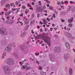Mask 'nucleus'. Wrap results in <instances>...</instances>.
Segmentation results:
<instances>
[{
    "mask_svg": "<svg viewBox=\"0 0 75 75\" xmlns=\"http://www.w3.org/2000/svg\"><path fill=\"white\" fill-rule=\"evenodd\" d=\"M29 9L30 10H33V8L32 7H31L29 8Z\"/></svg>",
    "mask_w": 75,
    "mask_h": 75,
    "instance_id": "62",
    "label": "nucleus"
},
{
    "mask_svg": "<svg viewBox=\"0 0 75 75\" xmlns=\"http://www.w3.org/2000/svg\"><path fill=\"white\" fill-rule=\"evenodd\" d=\"M11 50V48L8 47V52H10V51Z\"/></svg>",
    "mask_w": 75,
    "mask_h": 75,
    "instance_id": "22",
    "label": "nucleus"
},
{
    "mask_svg": "<svg viewBox=\"0 0 75 75\" xmlns=\"http://www.w3.org/2000/svg\"><path fill=\"white\" fill-rule=\"evenodd\" d=\"M13 5H14V3H11L10 4V6L11 7H12Z\"/></svg>",
    "mask_w": 75,
    "mask_h": 75,
    "instance_id": "31",
    "label": "nucleus"
},
{
    "mask_svg": "<svg viewBox=\"0 0 75 75\" xmlns=\"http://www.w3.org/2000/svg\"><path fill=\"white\" fill-rule=\"evenodd\" d=\"M19 23H20L21 25H23V23L22 22H21L20 21H19Z\"/></svg>",
    "mask_w": 75,
    "mask_h": 75,
    "instance_id": "34",
    "label": "nucleus"
},
{
    "mask_svg": "<svg viewBox=\"0 0 75 75\" xmlns=\"http://www.w3.org/2000/svg\"><path fill=\"white\" fill-rule=\"evenodd\" d=\"M4 13V12L3 11H2L1 13H0V15H1V14L3 15V14Z\"/></svg>",
    "mask_w": 75,
    "mask_h": 75,
    "instance_id": "43",
    "label": "nucleus"
},
{
    "mask_svg": "<svg viewBox=\"0 0 75 75\" xmlns=\"http://www.w3.org/2000/svg\"><path fill=\"white\" fill-rule=\"evenodd\" d=\"M6 55V53L4 52L2 56V58H4V57Z\"/></svg>",
    "mask_w": 75,
    "mask_h": 75,
    "instance_id": "16",
    "label": "nucleus"
},
{
    "mask_svg": "<svg viewBox=\"0 0 75 75\" xmlns=\"http://www.w3.org/2000/svg\"><path fill=\"white\" fill-rule=\"evenodd\" d=\"M65 13L64 12H62L60 14L61 16H64V15H65Z\"/></svg>",
    "mask_w": 75,
    "mask_h": 75,
    "instance_id": "19",
    "label": "nucleus"
},
{
    "mask_svg": "<svg viewBox=\"0 0 75 75\" xmlns=\"http://www.w3.org/2000/svg\"><path fill=\"white\" fill-rule=\"evenodd\" d=\"M39 8L38 7L36 10V13H38V12H39Z\"/></svg>",
    "mask_w": 75,
    "mask_h": 75,
    "instance_id": "21",
    "label": "nucleus"
},
{
    "mask_svg": "<svg viewBox=\"0 0 75 75\" xmlns=\"http://www.w3.org/2000/svg\"><path fill=\"white\" fill-rule=\"evenodd\" d=\"M7 63L9 65H13L14 64V62L12 59H8L7 60Z\"/></svg>",
    "mask_w": 75,
    "mask_h": 75,
    "instance_id": "5",
    "label": "nucleus"
},
{
    "mask_svg": "<svg viewBox=\"0 0 75 75\" xmlns=\"http://www.w3.org/2000/svg\"><path fill=\"white\" fill-rule=\"evenodd\" d=\"M54 50L56 53H59L61 51V48L60 47H55Z\"/></svg>",
    "mask_w": 75,
    "mask_h": 75,
    "instance_id": "4",
    "label": "nucleus"
},
{
    "mask_svg": "<svg viewBox=\"0 0 75 75\" xmlns=\"http://www.w3.org/2000/svg\"><path fill=\"white\" fill-rule=\"evenodd\" d=\"M6 7L7 8H8V9H9L10 8V4H6Z\"/></svg>",
    "mask_w": 75,
    "mask_h": 75,
    "instance_id": "11",
    "label": "nucleus"
},
{
    "mask_svg": "<svg viewBox=\"0 0 75 75\" xmlns=\"http://www.w3.org/2000/svg\"><path fill=\"white\" fill-rule=\"evenodd\" d=\"M52 29H53V28H50V31H52Z\"/></svg>",
    "mask_w": 75,
    "mask_h": 75,
    "instance_id": "53",
    "label": "nucleus"
},
{
    "mask_svg": "<svg viewBox=\"0 0 75 75\" xmlns=\"http://www.w3.org/2000/svg\"><path fill=\"white\" fill-rule=\"evenodd\" d=\"M42 11H43V9L40 8H39V12H40V13H41V12H42Z\"/></svg>",
    "mask_w": 75,
    "mask_h": 75,
    "instance_id": "28",
    "label": "nucleus"
},
{
    "mask_svg": "<svg viewBox=\"0 0 75 75\" xmlns=\"http://www.w3.org/2000/svg\"><path fill=\"white\" fill-rule=\"evenodd\" d=\"M47 20H48V21H50V18H47Z\"/></svg>",
    "mask_w": 75,
    "mask_h": 75,
    "instance_id": "47",
    "label": "nucleus"
},
{
    "mask_svg": "<svg viewBox=\"0 0 75 75\" xmlns=\"http://www.w3.org/2000/svg\"><path fill=\"white\" fill-rule=\"evenodd\" d=\"M41 75H46V73L43 71H41Z\"/></svg>",
    "mask_w": 75,
    "mask_h": 75,
    "instance_id": "17",
    "label": "nucleus"
},
{
    "mask_svg": "<svg viewBox=\"0 0 75 75\" xmlns=\"http://www.w3.org/2000/svg\"><path fill=\"white\" fill-rule=\"evenodd\" d=\"M4 72L6 74H8L10 72L11 70L10 69L9 67L6 66L4 69Z\"/></svg>",
    "mask_w": 75,
    "mask_h": 75,
    "instance_id": "2",
    "label": "nucleus"
},
{
    "mask_svg": "<svg viewBox=\"0 0 75 75\" xmlns=\"http://www.w3.org/2000/svg\"><path fill=\"white\" fill-rule=\"evenodd\" d=\"M40 14L38 13L37 15V17H38V18H39V17H40Z\"/></svg>",
    "mask_w": 75,
    "mask_h": 75,
    "instance_id": "45",
    "label": "nucleus"
},
{
    "mask_svg": "<svg viewBox=\"0 0 75 75\" xmlns=\"http://www.w3.org/2000/svg\"><path fill=\"white\" fill-rule=\"evenodd\" d=\"M24 35H24V33L22 34V35H21V37H24Z\"/></svg>",
    "mask_w": 75,
    "mask_h": 75,
    "instance_id": "49",
    "label": "nucleus"
},
{
    "mask_svg": "<svg viewBox=\"0 0 75 75\" xmlns=\"http://www.w3.org/2000/svg\"><path fill=\"white\" fill-rule=\"evenodd\" d=\"M35 23V21L34 20H32L30 22V24L32 25L33 23Z\"/></svg>",
    "mask_w": 75,
    "mask_h": 75,
    "instance_id": "20",
    "label": "nucleus"
},
{
    "mask_svg": "<svg viewBox=\"0 0 75 75\" xmlns=\"http://www.w3.org/2000/svg\"><path fill=\"white\" fill-rule=\"evenodd\" d=\"M61 20L62 22V23H63V22H64V20H62V19H61Z\"/></svg>",
    "mask_w": 75,
    "mask_h": 75,
    "instance_id": "57",
    "label": "nucleus"
},
{
    "mask_svg": "<svg viewBox=\"0 0 75 75\" xmlns=\"http://www.w3.org/2000/svg\"><path fill=\"white\" fill-rule=\"evenodd\" d=\"M65 45L67 48L70 49V45L68 42L65 43Z\"/></svg>",
    "mask_w": 75,
    "mask_h": 75,
    "instance_id": "10",
    "label": "nucleus"
},
{
    "mask_svg": "<svg viewBox=\"0 0 75 75\" xmlns=\"http://www.w3.org/2000/svg\"><path fill=\"white\" fill-rule=\"evenodd\" d=\"M39 69L40 70H42V68L40 66L39 68Z\"/></svg>",
    "mask_w": 75,
    "mask_h": 75,
    "instance_id": "39",
    "label": "nucleus"
},
{
    "mask_svg": "<svg viewBox=\"0 0 75 75\" xmlns=\"http://www.w3.org/2000/svg\"><path fill=\"white\" fill-rule=\"evenodd\" d=\"M38 3H39V5H40V6H41V1H39L38 2Z\"/></svg>",
    "mask_w": 75,
    "mask_h": 75,
    "instance_id": "36",
    "label": "nucleus"
},
{
    "mask_svg": "<svg viewBox=\"0 0 75 75\" xmlns=\"http://www.w3.org/2000/svg\"><path fill=\"white\" fill-rule=\"evenodd\" d=\"M28 12H29V10L28 9H26L25 10V13L26 14H27L28 13Z\"/></svg>",
    "mask_w": 75,
    "mask_h": 75,
    "instance_id": "18",
    "label": "nucleus"
},
{
    "mask_svg": "<svg viewBox=\"0 0 75 75\" xmlns=\"http://www.w3.org/2000/svg\"><path fill=\"white\" fill-rule=\"evenodd\" d=\"M42 20L43 21V23L44 24H46L47 23H48L47 21L45 19H43Z\"/></svg>",
    "mask_w": 75,
    "mask_h": 75,
    "instance_id": "14",
    "label": "nucleus"
},
{
    "mask_svg": "<svg viewBox=\"0 0 75 75\" xmlns=\"http://www.w3.org/2000/svg\"><path fill=\"white\" fill-rule=\"evenodd\" d=\"M52 17H54V18H55V17H56V16H55V14L53 13Z\"/></svg>",
    "mask_w": 75,
    "mask_h": 75,
    "instance_id": "30",
    "label": "nucleus"
},
{
    "mask_svg": "<svg viewBox=\"0 0 75 75\" xmlns=\"http://www.w3.org/2000/svg\"><path fill=\"white\" fill-rule=\"evenodd\" d=\"M22 8L23 9H25V8H26V6H25L24 5H23L22 6Z\"/></svg>",
    "mask_w": 75,
    "mask_h": 75,
    "instance_id": "26",
    "label": "nucleus"
},
{
    "mask_svg": "<svg viewBox=\"0 0 75 75\" xmlns=\"http://www.w3.org/2000/svg\"><path fill=\"white\" fill-rule=\"evenodd\" d=\"M25 23H29V22L28 21H25Z\"/></svg>",
    "mask_w": 75,
    "mask_h": 75,
    "instance_id": "46",
    "label": "nucleus"
},
{
    "mask_svg": "<svg viewBox=\"0 0 75 75\" xmlns=\"http://www.w3.org/2000/svg\"><path fill=\"white\" fill-rule=\"evenodd\" d=\"M46 2L47 3H48V4H50V1H49L47 0Z\"/></svg>",
    "mask_w": 75,
    "mask_h": 75,
    "instance_id": "41",
    "label": "nucleus"
},
{
    "mask_svg": "<svg viewBox=\"0 0 75 75\" xmlns=\"http://www.w3.org/2000/svg\"><path fill=\"white\" fill-rule=\"evenodd\" d=\"M18 75H21V72H19L18 74Z\"/></svg>",
    "mask_w": 75,
    "mask_h": 75,
    "instance_id": "51",
    "label": "nucleus"
},
{
    "mask_svg": "<svg viewBox=\"0 0 75 75\" xmlns=\"http://www.w3.org/2000/svg\"><path fill=\"white\" fill-rule=\"evenodd\" d=\"M43 38H44V41L45 42H47L48 44V45L49 47H50V45H51V42H50V38L47 35L43 34Z\"/></svg>",
    "mask_w": 75,
    "mask_h": 75,
    "instance_id": "1",
    "label": "nucleus"
},
{
    "mask_svg": "<svg viewBox=\"0 0 75 75\" xmlns=\"http://www.w3.org/2000/svg\"><path fill=\"white\" fill-rule=\"evenodd\" d=\"M12 11H15L16 9L15 8H13L12 9Z\"/></svg>",
    "mask_w": 75,
    "mask_h": 75,
    "instance_id": "55",
    "label": "nucleus"
},
{
    "mask_svg": "<svg viewBox=\"0 0 75 75\" xmlns=\"http://www.w3.org/2000/svg\"><path fill=\"white\" fill-rule=\"evenodd\" d=\"M36 64H40V62H38V61H36Z\"/></svg>",
    "mask_w": 75,
    "mask_h": 75,
    "instance_id": "48",
    "label": "nucleus"
},
{
    "mask_svg": "<svg viewBox=\"0 0 75 75\" xmlns=\"http://www.w3.org/2000/svg\"><path fill=\"white\" fill-rule=\"evenodd\" d=\"M6 23H7L8 24H11L14 23V21L12 19H10L9 21H7L6 22Z\"/></svg>",
    "mask_w": 75,
    "mask_h": 75,
    "instance_id": "9",
    "label": "nucleus"
},
{
    "mask_svg": "<svg viewBox=\"0 0 75 75\" xmlns=\"http://www.w3.org/2000/svg\"><path fill=\"white\" fill-rule=\"evenodd\" d=\"M32 17H34V15L33 14H32Z\"/></svg>",
    "mask_w": 75,
    "mask_h": 75,
    "instance_id": "63",
    "label": "nucleus"
},
{
    "mask_svg": "<svg viewBox=\"0 0 75 75\" xmlns=\"http://www.w3.org/2000/svg\"><path fill=\"white\" fill-rule=\"evenodd\" d=\"M57 4L59 6H61V2L59 1H58L57 3Z\"/></svg>",
    "mask_w": 75,
    "mask_h": 75,
    "instance_id": "27",
    "label": "nucleus"
},
{
    "mask_svg": "<svg viewBox=\"0 0 75 75\" xmlns=\"http://www.w3.org/2000/svg\"><path fill=\"white\" fill-rule=\"evenodd\" d=\"M21 49L23 50H24V49H25V47H22V48H21Z\"/></svg>",
    "mask_w": 75,
    "mask_h": 75,
    "instance_id": "60",
    "label": "nucleus"
},
{
    "mask_svg": "<svg viewBox=\"0 0 75 75\" xmlns=\"http://www.w3.org/2000/svg\"><path fill=\"white\" fill-rule=\"evenodd\" d=\"M22 68H23V69H25V66L24 65L22 66Z\"/></svg>",
    "mask_w": 75,
    "mask_h": 75,
    "instance_id": "40",
    "label": "nucleus"
},
{
    "mask_svg": "<svg viewBox=\"0 0 75 75\" xmlns=\"http://www.w3.org/2000/svg\"><path fill=\"white\" fill-rule=\"evenodd\" d=\"M28 26H26V27H25V28L24 29V30L25 31H26V30H27L28 29Z\"/></svg>",
    "mask_w": 75,
    "mask_h": 75,
    "instance_id": "32",
    "label": "nucleus"
},
{
    "mask_svg": "<svg viewBox=\"0 0 75 75\" xmlns=\"http://www.w3.org/2000/svg\"><path fill=\"white\" fill-rule=\"evenodd\" d=\"M40 24H41V25H42V24H43V23H42L41 22V21H40Z\"/></svg>",
    "mask_w": 75,
    "mask_h": 75,
    "instance_id": "56",
    "label": "nucleus"
},
{
    "mask_svg": "<svg viewBox=\"0 0 75 75\" xmlns=\"http://www.w3.org/2000/svg\"><path fill=\"white\" fill-rule=\"evenodd\" d=\"M19 64H21V65H23V64H22V62H19Z\"/></svg>",
    "mask_w": 75,
    "mask_h": 75,
    "instance_id": "61",
    "label": "nucleus"
},
{
    "mask_svg": "<svg viewBox=\"0 0 75 75\" xmlns=\"http://www.w3.org/2000/svg\"><path fill=\"white\" fill-rule=\"evenodd\" d=\"M0 33L1 34H3L4 35H7V32L5 28H2L0 29Z\"/></svg>",
    "mask_w": 75,
    "mask_h": 75,
    "instance_id": "3",
    "label": "nucleus"
},
{
    "mask_svg": "<svg viewBox=\"0 0 75 75\" xmlns=\"http://www.w3.org/2000/svg\"><path fill=\"white\" fill-rule=\"evenodd\" d=\"M46 8L45 7V6H44L43 8H42L43 9H45V8Z\"/></svg>",
    "mask_w": 75,
    "mask_h": 75,
    "instance_id": "64",
    "label": "nucleus"
},
{
    "mask_svg": "<svg viewBox=\"0 0 75 75\" xmlns=\"http://www.w3.org/2000/svg\"><path fill=\"white\" fill-rule=\"evenodd\" d=\"M68 1H64V3L65 4H66V3H68Z\"/></svg>",
    "mask_w": 75,
    "mask_h": 75,
    "instance_id": "59",
    "label": "nucleus"
},
{
    "mask_svg": "<svg viewBox=\"0 0 75 75\" xmlns=\"http://www.w3.org/2000/svg\"><path fill=\"white\" fill-rule=\"evenodd\" d=\"M2 44H3L4 45H6V42L5 41H4L2 42Z\"/></svg>",
    "mask_w": 75,
    "mask_h": 75,
    "instance_id": "23",
    "label": "nucleus"
},
{
    "mask_svg": "<svg viewBox=\"0 0 75 75\" xmlns=\"http://www.w3.org/2000/svg\"><path fill=\"white\" fill-rule=\"evenodd\" d=\"M53 8H54L52 7L51 6H50L49 7L50 9V10H53Z\"/></svg>",
    "mask_w": 75,
    "mask_h": 75,
    "instance_id": "33",
    "label": "nucleus"
},
{
    "mask_svg": "<svg viewBox=\"0 0 75 75\" xmlns=\"http://www.w3.org/2000/svg\"><path fill=\"white\" fill-rule=\"evenodd\" d=\"M12 44H9L8 45V47H9V48H10V47H12Z\"/></svg>",
    "mask_w": 75,
    "mask_h": 75,
    "instance_id": "38",
    "label": "nucleus"
},
{
    "mask_svg": "<svg viewBox=\"0 0 75 75\" xmlns=\"http://www.w3.org/2000/svg\"><path fill=\"white\" fill-rule=\"evenodd\" d=\"M20 8H18V9L17 10V11L16 12V13H18V12H19V11H20Z\"/></svg>",
    "mask_w": 75,
    "mask_h": 75,
    "instance_id": "35",
    "label": "nucleus"
},
{
    "mask_svg": "<svg viewBox=\"0 0 75 75\" xmlns=\"http://www.w3.org/2000/svg\"><path fill=\"white\" fill-rule=\"evenodd\" d=\"M28 18H27L24 17V18L23 20L24 21H25V20H27Z\"/></svg>",
    "mask_w": 75,
    "mask_h": 75,
    "instance_id": "37",
    "label": "nucleus"
},
{
    "mask_svg": "<svg viewBox=\"0 0 75 75\" xmlns=\"http://www.w3.org/2000/svg\"><path fill=\"white\" fill-rule=\"evenodd\" d=\"M35 55H39V53L36 52L35 53Z\"/></svg>",
    "mask_w": 75,
    "mask_h": 75,
    "instance_id": "44",
    "label": "nucleus"
},
{
    "mask_svg": "<svg viewBox=\"0 0 75 75\" xmlns=\"http://www.w3.org/2000/svg\"><path fill=\"white\" fill-rule=\"evenodd\" d=\"M64 34L67 37H72V35L70 33L66 32Z\"/></svg>",
    "mask_w": 75,
    "mask_h": 75,
    "instance_id": "7",
    "label": "nucleus"
},
{
    "mask_svg": "<svg viewBox=\"0 0 75 75\" xmlns=\"http://www.w3.org/2000/svg\"><path fill=\"white\" fill-rule=\"evenodd\" d=\"M69 57V54L68 53H66L64 56V58L66 59H68Z\"/></svg>",
    "mask_w": 75,
    "mask_h": 75,
    "instance_id": "8",
    "label": "nucleus"
},
{
    "mask_svg": "<svg viewBox=\"0 0 75 75\" xmlns=\"http://www.w3.org/2000/svg\"><path fill=\"white\" fill-rule=\"evenodd\" d=\"M20 16H21V17H23V13H21Z\"/></svg>",
    "mask_w": 75,
    "mask_h": 75,
    "instance_id": "52",
    "label": "nucleus"
},
{
    "mask_svg": "<svg viewBox=\"0 0 75 75\" xmlns=\"http://www.w3.org/2000/svg\"><path fill=\"white\" fill-rule=\"evenodd\" d=\"M20 1H16V4L18 5V3H20Z\"/></svg>",
    "mask_w": 75,
    "mask_h": 75,
    "instance_id": "29",
    "label": "nucleus"
},
{
    "mask_svg": "<svg viewBox=\"0 0 75 75\" xmlns=\"http://www.w3.org/2000/svg\"><path fill=\"white\" fill-rule=\"evenodd\" d=\"M69 27L71 28L72 27V23H69Z\"/></svg>",
    "mask_w": 75,
    "mask_h": 75,
    "instance_id": "25",
    "label": "nucleus"
},
{
    "mask_svg": "<svg viewBox=\"0 0 75 75\" xmlns=\"http://www.w3.org/2000/svg\"><path fill=\"white\" fill-rule=\"evenodd\" d=\"M71 10V7H69V8H67V11H69Z\"/></svg>",
    "mask_w": 75,
    "mask_h": 75,
    "instance_id": "24",
    "label": "nucleus"
},
{
    "mask_svg": "<svg viewBox=\"0 0 75 75\" xmlns=\"http://www.w3.org/2000/svg\"><path fill=\"white\" fill-rule=\"evenodd\" d=\"M2 19L4 21V20H5V19L4 18H3V17H2Z\"/></svg>",
    "mask_w": 75,
    "mask_h": 75,
    "instance_id": "54",
    "label": "nucleus"
},
{
    "mask_svg": "<svg viewBox=\"0 0 75 75\" xmlns=\"http://www.w3.org/2000/svg\"><path fill=\"white\" fill-rule=\"evenodd\" d=\"M31 33H32V34H34V32H33V30H31Z\"/></svg>",
    "mask_w": 75,
    "mask_h": 75,
    "instance_id": "58",
    "label": "nucleus"
},
{
    "mask_svg": "<svg viewBox=\"0 0 75 75\" xmlns=\"http://www.w3.org/2000/svg\"><path fill=\"white\" fill-rule=\"evenodd\" d=\"M8 47H7L5 49L6 51H8Z\"/></svg>",
    "mask_w": 75,
    "mask_h": 75,
    "instance_id": "42",
    "label": "nucleus"
},
{
    "mask_svg": "<svg viewBox=\"0 0 75 75\" xmlns=\"http://www.w3.org/2000/svg\"><path fill=\"white\" fill-rule=\"evenodd\" d=\"M25 66L27 70H29L31 69V67L29 66V64L28 63H25Z\"/></svg>",
    "mask_w": 75,
    "mask_h": 75,
    "instance_id": "6",
    "label": "nucleus"
},
{
    "mask_svg": "<svg viewBox=\"0 0 75 75\" xmlns=\"http://www.w3.org/2000/svg\"><path fill=\"white\" fill-rule=\"evenodd\" d=\"M28 6H29V7H31V5L29 4H28Z\"/></svg>",
    "mask_w": 75,
    "mask_h": 75,
    "instance_id": "50",
    "label": "nucleus"
},
{
    "mask_svg": "<svg viewBox=\"0 0 75 75\" xmlns=\"http://www.w3.org/2000/svg\"><path fill=\"white\" fill-rule=\"evenodd\" d=\"M69 73L70 75L72 74V69H70L69 70Z\"/></svg>",
    "mask_w": 75,
    "mask_h": 75,
    "instance_id": "15",
    "label": "nucleus"
},
{
    "mask_svg": "<svg viewBox=\"0 0 75 75\" xmlns=\"http://www.w3.org/2000/svg\"><path fill=\"white\" fill-rule=\"evenodd\" d=\"M74 20V18H72L71 19H69L68 20V21L69 23H72L73 21V20Z\"/></svg>",
    "mask_w": 75,
    "mask_h": 75,
    "instance_id": "12",
    "label": "nucleus"
},
{
    "mask_svg": "<svg viewBox=\"0 0 75 75\" xmlns=\"http://www.w3.org/2000/svg\"><path fill=\"white\" fill-rule=\"evenodd\" d=\"M49 57H50V59H51V60L52 61H53L54 60V59L53 58H53V57H52V54H50L49 55Z\"/></svg>",
    "mask_w": 75,
    "mask_h": 75,
    "instance_id": "13",
    "label": "nucleus"
}]
</instances>
